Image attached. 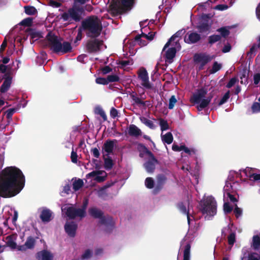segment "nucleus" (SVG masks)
<instances>
[{
    "label": "nucleus",
    "mask_w": 260,
    "mask_h": 260,
    "mask_svg": "<svg viewBox=\"0 0 260 260\" xmlns=\"http://www.w3.org/2000/svg\"><path fill=\"white\" fill-rule=\"evenodd\" d=\"M25 13L28 15H34L37 13V9L33 6H26L24 7Z\"/></svg>",
    "instance_id": "37"
},
{
    "label": "nucleus",
    "mask_w": 260,
    "mask_h": 260,
    "mask_svg": "<svg viewBox=\"0 0 260 260\" xmlns=\"http://www.w3.org/2000/svg\"><path fill=\"white\" fill-rule=\"evenodd\" d=\"M145 184L147 188L151 189L154 187V180L151 177H147L145 179Z\"/></svg>",
    "instance_id": "46"
},
{
    "label": "nucleus",
    "mask_w": 260,
    "mask_h": 260,
    "mask_svg": "<svg viewBox=\"0 0 260 260\" xmlns=\"http://www.w3.org/2000/svg\"><path fill=\"white\" fill-rule=\"evenodd\" d=\"M33 22V18L31 17H28L24 19L20 23L21 25L25 26H31Z\"/></svg>",
    "instance_id": "42"
},
{
    "label": "nucleus",
    "mask_w": 260,
    "mask_h": 260,
    "mask_svg": "<svg viewBox=\"0 0 260 260\" xmlns=\"http://www.w3.org/2000/svg\"><path fill=\"white\" fill-rule=\"evenodd\" d=\"M84 9L83 7L76 5L68 9L67 11L60 15V18L64 21H69V24L73 23V21L78 22L82 19V15Z\"/></svg>",
    "instance_id": "5"
},
{
    "label": "nucleus",
    "mask_w": 260,
    "mask_h": 260,
    "mask_svg": "<svg viewBox=\"0 0 260 260\" xmlns=\"http://www.w3.org/2000/svg\"><path fill=\"white\" fill-rule=\"evenodd\" d=\"M135 0H112L108 12L113 16H117L131 10Z\"/></svg>",
    "instance_id": "4"
},
{
    "label": "nucleus",
    "mask_w": 260,
    "mask_h": 260,
    "mask_svg": "<svg viewBox=\"0 0 260 260\" xmlns=\"http://www.w3.org/2000/svg\"><path fill=\"white\" fill-rule=\"evenodd\" d=\"M114 165L113 161L111 158L108 157L104 158V168L107 170H110Z\"/></svg>",
    "instance_id": "35"
},
{
    "label": "nucleus",
    "mask_w": 260,
    "mask_h": 260,
    "mask_svg": "<svg viewBox=\"0 0 260 260\" xmlns=\"http://www.w3.org/2000/svg\"><path fill=\"white\" fill-rule=\"evenodd\" d=\"M66 210V215L71 219H74L76 217H80L81 219L86 216V212L80 208H76L73 206L67 207Z\"/></svg>",
    "instance_id": "10"
},
{
    "label": "nucleus",
    "mask_w": 260,
    "mask_h": 260,
    "mask_svg": "<svg viewBox=\"0 0 260 260\" xmlns=\"http://www.w3.org/2000/svg\"><path fill=\"white\" fill-rule=\"evenodd\" d=\"M104 42L97 38H91L87 41L85 45L86 52L89 54H95L101 51Z\"/></svg>",
    "instance_id": "7"
},
{
    "label": "nucleus",
    "mask_w": 260,
    "mask_h": 260,
    "mask_svg": "<svg viewBox=\"0 0 260 260\" xmlns=\"http://www.w3.org/2000/svg\"><path fill=\"white\" fill-rule=\"evenodd\" d=\"M228 243L229 245H233L236 241V235L234 233H231L228 237Z\"/></svg>",
    "instance_id": "55"
},
{
    "label": "nucleus",
    "mask_w": 260,
    "mask_h": 260,
    "mask_svg": "<svg viewBox=\"0 0 260 260\" xmlns=\"http://www.w3.org/2000/svg\"><path fill=\"white\" fill-rule=\"evenodd\" d=\"M213 57L205 53H196L193 56V60L196 63H203V65H206L210 62L212 59Z\"/></svg>",
    "instance_id": "15"
},
{
    "label": "nucleus",
    "mask_w": 260,
    "mask_h": 260,
    "mask_svg": "<svg viewBox=\"0 0 260 260\" xmlns=\"http://www.w3.org/2000/svg\"><path fill=\"white\" fill-rule=\"evenodd\" d=\"M117 142V140H107L104 144L103 149L109 154L112 153L114 148L115 143Z\"/></svg>",
    "instance_id": "20"
},
{
    "label": "nucleus",
    "mask_w": 260,
    "mask_h": 260,
    "mask_svg": "<svg viewBox=\"0 0 260 260\" xmlns=\"http://www.w3.org/2000/svg\"><path fill=\"white\" fill-rule=\"evenodd\" d=\"M25 176L16 167H8L0 174V197L10 198L16 196L23 188Z\"/></svg>",
    "instance_id": "1"
},
{
    "label": "nucleus",
    "mask_w": 260,
    "mask_h": 260,
    "mask_svg": "<svg viewBox=\"0 0 260 260\" xmlns=\"http://www.w3.org/2000/svg\"><path fill=\"white\" fill-rule=\"evenodd\" d=\"M161 139L165 143L170 144L173 141V137L171 132L166 133L165 135L161 136Z\"/></svg>",
    "instance_id": "32"
},
{
    "label": "nucleus",
    "mask_w": 260,
    "mask_h": 260,
    "mask_svg": "<svg viewBox=\"0 0 260 260\" xmlns=\"http://www.w3.org/2000/svg\"><path fill=\"white\" fill-rule=\"evenodd\" d=\"M217 31L220 32V35H219L221 36V38L222 37L225 38L228 37L230 34V31L229 29L225 26L218 28L217 29Z\"/></svg>",
    "instance_id": "36"
},
{
    "label": "nucleus",
    "mask_w": 260,
    "mask_h": 260,
    "mask_svg": "<svg viewBox=\"0 0 260 260\" xmlns=\"http://www.w3.org/2000/svg\"><path fill=\"white\" fill-rule=\"evenodd\" d=\"M35 243V239L31 236H29L28 237H27L26 241L25 242V246H27L28 249H30L34 248Z\"/></svg>",
    "instance_id": "33"
},
{
    "label": "nucleus",
    "mask_w": 260,
    "mask_h": 260,
    "mask_svg": "<svg viewBox=\"0 0 260 260\" xmlns=\"http://www.w3.org/2000/svg\"><path fill=\"white\" fill-rule=\"evenodd\" d=\"M208 90L205 87H202L197 90L196 92L193 94L190 98V101L194 104H199L202 99L205 97Z\"/></svg>",
    "instance_id": "13"
},
{
    "label": "nucleus",
    "mask_w": 260,
    "mask_h": 260,
    "mask_svg": "<svg viewBox=\"0 0 260 260\" xmlns=\"http://www.w3.org/2000/svg\"><path fill=\"white\" fill-rule=\"evenodd\" d=\"M26 32L28 36L30 37V41H32V43H34L42 37L41 33L37 31L35 29L28 28L26 30Z\"/></svg>",
    "instance_id": "25"
},
{
    "label": "nucleus",
    "mask_w": 260,
    "mask_h": 260,
    "mask_svg": "<svg viewBox=\"0 0 260 260\" xmlns=\"http://www.w3.org/2000/svg\"><path fill=\"white\" fill-rule=\"evenodd\" d=\"M177 103V100L175 95H172L169 99V103L168 108L169 109H172L174 107L175 104Z\"/></svg>",
    "instance_id": "52"
},
{
    "label": "nucleus",
    "mask_w": 260,
    "mask_h": 260,
    "mask_svg": "<svg viewBox=\"0 0 260 260\" xmlns=\"http://www.w3.org/2000/svg\"><path fill=\"white\" fill-rule=\"evenodd\" d=\"M110 114L111 117L113 118H115L118 116V110L114 107L111 108Z\"/></svg>",
    "instance_id": "62"
},
{
    "label": "nucleus",
    "mask_w": 260,
    "mask_h": 260,
    "mask_svg": "<svg viewBox=\"0 0 260 260\" xmlns=\"http://www.w3.org/2000/svg\"><path fill=\"white\" fill-rule=\"evenodd\" d=\"M92 254V251L90 249H86L84 253L82 255L81 258L82 259H88L91 257Z\"/></svg>",
    "instance_id": "56"
},
{
    "label": "nucleus",
    "mask_w": 260,
    "mask_h": 260,
    "mask_svg": "<svg viewBox=\"0 0 260 260\" xmlns=\"http://www.w3.org/2000/svg\"><path fill=\"white\" fill-rule=\"evenodd\" d=\"M157 184L153 190L154 193H158L162 188L164 185L166 183L167 178L165 175L160 174H158L156 177Z\"/></svg>",
    "instance_id": "18"
},
{
    "label": "nucleus",
    "mask_w": 260,
    "mask_h": 260,
    "mask_svg": "<svg viewBox=\"0 0 260 260\" xmlns=\"http://www.w3.org/2000/svg\"><path fill=\"white\" fill-rule=\"evenodd\" d=\"M238 81L239 80L237 77H233L231 78L229 82L227 83V84L226 85V87L228 88H230Z\"/></svg>",
    "instance_id": "54"
},
{
    "label": "nucleus",
    "mask_w": 260,
    "mask_h": 260,
    "mask_svg": "<svg viewBox=\"0 0 260 260\" xmlns=\"http://www.w3.org/2000/svg\"><path fill=\"white\" fill-rule=\"evenodd\" d=\"M221 40V36L219 35H212L208 37V43L212 45L217 42L220 41Z\"/></svg>",
    "instance_id": "34"
},
{
    "label": "nucleus",
    "mask_w": 260,
    "mask_h": 260,
    "mask_svg": "<svg viewBox=\"0 0 260 260\" xmlns=\"http://www.w3.org/2000/svg\"><path fill=\"white\" fill-rule=\"evenodd\" d=\"M257 48L258 44H254L250 48L249 52L247 53V56H248L250 58L253 57L255 55V53Z\"/></svg>",
    "instance_id": "41"
},
{
    "label": "nucleus",
    "mask_w": 260,
    "mask_h": 260,
    "mask_svg": "<svg viewBox=\"0 0 260 260\" xmlns=\"http://www.w3.org/2000/svg\"><path fill=\"white\" fill-rule=\"evenodd\" d=\"M185 29H182L177 31L175 34H174L168 40L167 43L165 45L162 51H164L170 45L171 42L174 41L176 38H181L182 36L185 32Z\"/></svg>",
    "instance_id": "24"
},
{
    "label": "nucleus",
    "mask_w": 260,
    "mask_h": 260,
    "mask_svg": "<svg viewBox=\"0 0 260 260\" xmlns=\"http://www.w3.org/2000/svg\"><path fill=\"white\" fill-rule=\"evenodd\" d=\"M253 113H257L260 112V103L254 102L251 107Z\"/></svg>",
    "instance_id": "58"
},
{
    "label": "nucleus",
    "mask_w": 260,
    "mask_h": 260,
    "mask_svg": "<svg viewBox=\"0 0 260 260\" xmlns=\"http://www.w3.org/2000/svg\"><path fill=\"white\" fill-rule=\"evenodd\" d=\"M221 68V65L215 61L213 64L212 68L210 71L211 74L215 73L218 71Z\"/></svg>",
    "instance_id": "51"
},
{
    "label": "nucleus",
    "mask_w": 260,
    "mask_h": 260,
    "mask_svg": "<svg viewBox=\"0 0 260 260\" xmlns=\"http://www.w3.org/2000/svg\"><path fill=\"white\" fill-rule=\"evenodd\" d=\"M140 120L142 123L145 124L149 128L153 129L155 128V125L152 120L148 119L147 118L143 116L140 117Z\"/></svg>",
    "instance_id": "28"
},
{
    "label": "nucleus",
    "mask_w": 260,
    "mask_h": 260,
    "mask_svg": "<svg viewBox=\"0 0 260 260\" xmlns=\"http://www.w3.org/2000/svg\"><path fill=\"white\" fill-rule=\"evenodd\" d=\"M223 210L225 213H230L233 210V207L230 205L229 202H225L223 204Z\"/></svg>",
    "instance_id": "53"
},
{
    "label": "nucleus",
    "mask_w": 260,
    "mask_h": 260,
    "mask_svg": "<svg viewBox=\"0 0 260 260\" xmlns=\"http://www.w3.org/2000/svg\"><path fill=\"white\" fill-rule=\"evenodd\" d=\"M148 156L149 158L144 164V167L148 173H153L155 170L156 165H158L159 161L155 157L153 154L152 156Z\"/></svg>",
    "instance_id": "12"
},
{
    "label": "nucleus",
    "mask_w": 260,
    "mask_h": 260,
    "mask_svg": "<svg viewBox=\"0 0 260 260\" xmlns=\"http://www.w3.org/2000/svg\"><path fill=\"white\" fill-rule=\"evenodd\" d=\"M46 38L48 42V46L54 53L63 54L71 52L72 50L70 42L63 41L62 39L59 38L51 31L48 33Z\"/></svg>",
    "instance_id": "2"
},
{
    "label": "nucleus",
    "mask_w": 260,
    "mask_h": 260,
    "mask_svg": "<svg viewBox=\"0 0 260 260\" xmlns=\"http://www.w3.org/2000/svg\"><path fill=\"white\" fill-rule=\"evenodd\" d=\"M199 209L203 214L214 216L216 214L217 203L212 196H208L202 200L199 203Z\"/></svg>",
    "instance_id": "6"
},
{
    "label": "nucleus",
    "mask_w": 260,
    "mask_h": 260,
    "mask_svg": "<svg viewBox=\"0 0 260 260\" xmlns=\"http://www.w3.org/2000/svg\"><path fill=\"white\" fill-rule=\"evenodd\" d=\"M108 83L110 82H118L120 80L119 76L116 75H110L107 77Z\"/></svg>",
    "instance_id": "47"
},
{
    "label": "nucleus",
    "mask_w": 260,
    "mask_h": 260,
    "mask_svg": "<svg viewBox=\"0 0 260 260\" xmlns=\"http://www.w3.org/2000/svg\"><path fill=\"white\" fill-rule=\"evenodd\" d=\"M253 81H254V84L255 85H257L259 82H260V74L259 73H256L254 74L253 76Z\"/></svg>",
    "instance_id": "64"
},
{
    "label": "nucleus",
    "mask_w": 260,
    "mask_h": 260,
    "mask_svg": "<svg viewBox=\"0 0 260 260\" xmlns=\"http://www.w3.org/2000/svg\"><path fill=\"white\" fill-rule=\"evenodd\" d=\"M89 214L94 218H99L100 223L105 225H112L113 219L111 216H104V213L96 208H91L89 209Z\"/></svg>",
    "instance_id": "8"
},
{
    "label": "nucleus",
    "mask_w": 260,
    "mask_h": 260,
    "mask_svg": "<svg viewBox=\"0 0 260 260\" xmlns=\"http://www.w3.org/2000/svg\"><path fill=\"white\" fill-rule=\"evenodd\" d=\"M247 260H260V254L256 252L249 253Z\"/></svg>",
    "instance_id": "49"
},
{
    "label": "nucleus",
    "mask_w": 260,
    "mask_h": 260,
    "mask_svg": "<svg viewBox=\"0 0 260 260\" xmlns=\"http://www.w3.org/2000/svg\"><path fill=\"white\" fill-rule=\"evenodd\" d=\"M234 213L237 218L239 217L242 214V210L239 208L236 204L235 205Z\"/></svg>",
    "instance_id": "59"
},
{
    "label": "nucleus",
    "mask_w": 260,
    "mask_h": 260,
    "mask_svg": "<svg viewBox=\"0 0 260 260\" xmlns=\"http://www.w3.org/2000/svg\"><path fill=\"white\" fill-rule=\"evenodd\" d=\"M40 218L42 222H49L53 219L52 212L50 209L44 208L41 212Z\"/></svg>",
    "instance_id": "19"
},
{
    "label": "nucleus",
    "mask_w": 260,
    "mask_h": 260,
    "mask_svg": "<svg viewBox=\"0 0 260 260\" xmlns=\"http://www.w3.org/2000/svg\"><path fill=\"white\" fill-rule=\"evenodd\" d=\"M200 34L194 31H188L184 37V42L188 44H195L201 40Z\"/></svg>",
    "instance_id": "14"
},
{
    "label": "nucleus",
    "mask_w": 260,
    "mask_h": 260,
    "mask_svg": "<svg viewBox=\"0 0 260 260\" xmlns=\"http://www.w3.org/2000/svg\"><path fill=\"white\" fill-rule=\"evenodd\" d=\"M78 228L77 224L74 222H67L64 225V230L71 237H74Z\"/></svg>",
    "instance_id": "17"
},
{
    "label": "nucleus",
    "mask_w": 260,
    "mask_h": 260,
    "mask_svg": "<svg viewBox=\"0 0 260 260\" xmlns=\"http://www.w3.org/2000/svg\"><path fill=\"white\" fill-rule=\"evenodd\" d=\"M190 244L188 243L185 246L184 249L183 250V260H189L190 254Z\"/></svg>",
    "instance_id": "31"
},
{
    "label": "nucleus",
    "mask_w": 260,
    "mask_h": 260,
    "mask_svg": "<svg viewBox=\"0 0 260 260\" xmlns=\"http://www.w3.org/2000/svg\"><path fill=\"white\" fill-rule=\"evenodd\" d=\"M138 77L141 81V85L146 89H153V86L149 81L148 74L146 70L143 68H141L138 72Z\"/></svg>",
    "instance_id": "11"
},
{
    "label": "nucleus",
    "mask_w": 260,
    "mask_h": 260,
    "mask_svg": "<svg viewBox=\"0 0 260 260\" xmlns=\"http://www.w3.org/2000/svg\"><path fill=\"white\" fill-rule=\"evenodd\" d=\"M3 78L4 81L0 87V91L2 93H5L9 90L12 83V77L11 73L5 74Z\"/></svg>",
    "instance_id": "16"
},
{
    "label": "nucleus",
    "mask_w": 260,
    "mask_h": 260,
    "mask_svg": "<svg viewBox=\"0 0 260 260\" xmlns=\"http://www.w3.org/2000/svg\"><path fill=\"white\" fill-rule=\"evenodd\" d=\"M251 247L255 250L260 248V237L258 235L253 236Z\"/></svg>",
    "instance_id": "30"
},
{
    "label": "nucleus",
    "mask_w": 260,
    "mask_h": 260,
    "mask_svg": "<svg viewBox=\"0 0 260 260\" xmlns=\"http://www.w3.org/2000/svg\"><path fill=\"white\" fill-rule=\"evenodd\" d=\"M96 83L98 84H102V85H107L108 84V82L107 81V79L105 78L99 77L96 78L95 79Z\"/></svg>",
    "instance_id": "57"
},
{
    "label": "nucleus",
    "mask_w": 260,
    "mask_h": 260,
    "mask_svg": "<svg viewBox=\"0 0 260 260\" xmlns=\"http://www.w3.org/2000/svg\"><path fill=\"white\" fill-rule=\"evenodd\" d=\"M71 159L73 163H77L78 160V155L76 151H75L74 150L73 148H72V151L71 155Z\"/></svg>",
    "instance_id": "60"
},
{
    "label": "nucleus",
    "mask_w": 260,
    "mask_h": 260,
    "mask_svg": "<svg viewBox=\"0 0 260 260\" xmlns=\"http://www.w3.org/2000/svg\"><path fill=\"white\" fill-rule=\"evenodd\" d=\"M249 178L251 181L260 180V174L253 173L252 175H249Z\"/></svg>",
    "instance_id": "61"
},
{
    "label": "nucleus",
    "mask_w": 260,
    "mask_h": 260,
    "mask_svg": "<svg viewBox=\"0 0 260 260\" xmlns=\"http://www.w3.org/2000/svg\"><path fill=\"white\" fill-rule=\"evenodd\" d=\"M176 49L175 47L169 48L165 54V60L166 62L171 63L172 62L173 58L175 57L176 54Z\"/></svg>",
    "instance_id": "22"
},
{
    "label": "nucleus",
    "mask_w": 260,
    "mask_h": 260,
    "mask_svg": "<svg viewBox=\"0 0 260 260\" xmlns=\"http://www.w3.org/2000/svg\"><path fill=\"white\" fill-rule=\"evenodd\" d=\"M129 95L133 102H134V103L132 104L133 105L135 104L139 107H146L147 101H143L140 98L138 97L136 92H133L129 94Z\"/></svg>",
    "instance_id": "21"
},
{
    "label": "nucleus",
    "mask_w": 260,
    "mask_h": 260,
    "mask_svg": "<svg viewBox=\"0 0 260 260\" xmlns=\"http://www.w3.org/2000/svg\"><path fill=\"white\" fill-rule=\"evenodd\" d=\"M229 8L227 5L224 4H219L215 7V9L218 10L219 11H223L226 10Z\"/></svg>",
    "instance_id": "63"
},
{
    "label": "nucleus",
    "mask_w": 260,
    "mask_h": 260,
    "mask_svg": "<svg viewBox=\"0 0 260 260\" xmlns=\"http://www.w3.org/2000/svg\"><path fill=\"white\" fill-rule=\"evenodd\" d=\"M6 239L7 240L6 242V245L7 246L10 247L12 249H14L17 248L16 243L13 240L12 237L10 236H8Z\"/></svg>",
    "instance_id": "40"
},
{
    "label": "nucleus",
    "mask_w": 260,
    "mask_h": 260,
    "mask_svg": "<svg viewBox=\"0 0 260 260\" xmlns=\"http://www.w3.org/2000/svg\"><path fill=\"white\" fill-rule=\"evenodd\" d=\"M177 208L183 214L187 215L188 223L190 222L188 210H187L186 205L183 202H179L177 204Z\"/></svg>",
    "instance_id": "29"
},
{
    "label": "nucleus",
    "mask_w": 260,
    "mask_h": 260,
    "mask_svg": "<svg viewBox=\"0 0 260 260\" xmlns=\"http://www.w3.org/2000/svg\"><path fill=\"white\" fill-rule=\"evenodd\" d=\"M81 27L86 31V36L90 38L99 37L103 29L101 21L95 16H90L83 20Z\"/></svg>",
    "instance_id": "3"
},
{
    "label": "nucleus",
    "mask_w": 260,
    "mask_h": 260,
    "mask_svg": "<svg viewBox=\"0 0 260 260\" xmlns=\"http://www.w3.org/2000/svg\"><path fill=\"white\" fill-rule=\"evenodd\" d=\"M128 134L131 136L137 137L142 135V132L136 125L131 124L129 126Z\"/></svg>",
    "instance_id": "26"
},
{
    "label": "nucleus",
    "mask_w": 260,
    "mask_h": 260,
    "mask_svg": "<svg viewBox=\"0 0 260 260\" xmlns=\"http://www.w3.org/2000/svg\"><path fill=\"white\" fill-rule=\"evenodd\" d=\"M159 125L162 131H166L169 129V124L168 122L162 118L159 119Z\"/></svg>",
    "instance_id": "45"
},
{
    "label": "nucleus",
    "mask_w": 260,
    "mask_h": 260,
    "mask_svg": "<svg viewBox=\"0 0 260 260\" xmlns=\"http://www.w3.org/2000/svg\"><path fill=\"white\" fill-rule=\"evenodd\" d=\"M212 99V95H210L207 97L206 99H202L199 105L197 106L198 109L202 110L203 109L206 108L210 104Z\"/></svg>",
    "instance_id": "27"
},
{
    "label": "nucleus",
    "mask_w": 260,
    "mask_h": 260,
    "mask_svg": "<svg viewBox=\"0 0 260 260\" xmlns=\"http://www.w3.org/2000/svg\"><path fill=\"white\" fill-rule=\"evenodd\" d=\"M95 113L100 115L104 121L107 120V116L102 108L100 107H96L95 109Z\"/></svg>",
    "instance_id": "43"
},
{
    "label": "nucleus",
    "mask_w": 260,
    "mask_h": 260,
    "mask_svg": "<svg viewBox=\"0 0 260 260\" xmlns=\"http://www.w3.org/2000/svg\"><path fill=\"white\" fill-rule=\"evenodd\" d=\"M230 90H228L224 94V95L222 97V98L219 102L218 105L221 106V105L224 104V103H225L228 101L229 99L230 98Z\"/></svg>",
    "instance_id": "44"
},
{
    "label": "nucleus",
    "mask_w": 260,
    "mask_h": 260,
    "mask_svg": "<svg viewBox=\"0 0 260 260\" xmlns=\"http://www.w3.org/2000/svg\"><path fill=\"white\" fill-rule=\"evenodd\" d=\"M84 185L83 181L78 179L73 183V188L75 191L79 190Z\"/></svg>",
    "instance_id": "38"
},
{
    "label": "nucleus",
    "mask_w": 260,
    "mask_h": 260,
    "mask_svg": "<svg viewBox=\"0 0 260 260\" xmlns=\"http://www.w3.org/2000/svg\"><path fill=\"white\" fill-rule=\"evenodd\" d=\"M38 260H52V255L47 250H42L38 252L36 255Z\"/></svg>",
    "instance_id": "23"
},
{
    "label": "nucleus",
    "mask_w": 260,
    "mask_h": 260,
    "mask_svg": "<svg viewBox=\"0 0 260 260\" xmlns=\"http://www.w3.org/2000/svg\"><path fill=\"white\" fill-rule=\"evenodd\" d=\"M16 110H17V109H16V108H11V109H9L8 110H7L5 112V114H6L7 118L8 120H11L13 115L16 111Z\"/></svg>",
    "instance_id": "48"
},
{
    "label": "nucleus",
    "mask_w": 260,
    "mask_h": 260,
    "mask_svg": "<svg viewBox=\"0 0 260 260\" xmlns=\"http://www.w3.org/2000/svg\"><path fill=\"white\" fill-rule=\"evenodd\" d=\"M139 151H142L148 156H152L153 153L150 151L144 144L139 143L138 145Z\"/></svg>",
    "instance_id": "39"
},
{
    "label": "nucleus",
    "mask_w": 260,
    "mask_h": 260,
    "mask_svg": "<svg viewBox=\"0 0 260 260\" xmlns=\"http://www.w3.org/2000/svg\"><path fill=\"white\" fill-rule=\"evenodd\" d=\"M212 24L210 22L208 15L204 14L202 16L200 21L196 26L200 34H208L211 28Z\"/></svg>",
    "instance_id": "9"
},
{
    "label": "nucleus",
    "mask_w": 260,
    "mask_h": 260,
    "mask_svg": "<svg viewBox=\"0 0 260 260\" xmlns=\"http://www.w3.org/2000/svg\"><path fill=\"white\" fill-rule=\"evenodd\" d=\"M135 41L141 46H145L147 45V42L141 39V35H137L135 38Z\"/></svg>",
    "instance_id": "50"
}]
</instances>
